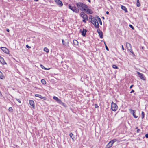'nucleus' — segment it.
Returning a JSON list of instances; mask_svg holds the SVG:
<instances>
[{
    "mask_svg": "<svg viewBox=\"0 0 148 148\" xmlns=\"http://www.w3.org/2000/svg\"><path fill=\"white\" fill-rule=\"evenodd\" d=\"M77 8L81 11H86L85 9L88 8V6L86 4L81 2H78L76 4Z\"/></svg>",
    "mask_w": 148,
    "mask_h": 148,
    "instance_id": "obj_1",
    "label": "nucleus"
},
{
    "mask_svg": "<svg viewBox=\"0 0 148 148\" xmlns=\"http://www.w3.org/2000/svg\"><path fill=\"white\" fill-rule=\"evenodd\" d=\"M69 8L72 10L73 12L75 13H78L79 11V10L77 8L74 6H72L71 4L68 5Z\"/></svg>",
    "mask_w": 148,
    "mask_h": 148,
    "instance_id": "obj_2",
    "label": "nucleus"
},
{
    "mask_svg": "<svg viewBox=\"0 0 148 148\" xmlns=\"http://www.w3.org/2000/svg\"><path fill=\"white\" fill-rule=\"evenodd\" d=\"M91 22L95 26L96 28H98L99 25L97 21L95 18H92V20H90Z\"/></svg>",
    "mask_w": 148,
    "mask_h": 148,
    "instance_id": "obj_3",
    "label": "nucleus"
},
{
    "mask_svg": "<svg viewBox=\"0 0 148 148\" xmlns=\"http://www.w3.org/2000/svg\"><path fill=\"white\" fill-rule=\"evenodd\" d=\"M53 99H54L56 100L57 102L60 104L63 105V106H64L65 104L64 103L62 102L61 100L57 97L56 96H54L53 97Z\"/></svg>",
    "mask_w": 148,
    "mask_h": 148,
    "instance_id": "obj_4",
    "label": "nucleus"
},
{
    "mask_svg": "<svg viewBox=\"0 0 148 148\" xmlns=\"http://www.w3.org/2000/svg\"><path fill=\"white\" fill-rule=\"evenodd\" d=\"M111 109L112 111H115L118 109V106L115 103H114L112 102V103Z\"/></svg>",
    "mask_w": 148,
    "mask_h": 148,
    "instance_id": "obj_5",
    "label": "nucleus"
},
{
    "mask_svg": "<svg viewBox=\"0 0 148 148\" xmlns=\"http://www.w3.org/2000/svg\"><path fill=\"white\" fill-rule=\"evenodd\" d=\"M80 16L84 19H85L86 20H88V16L86 14H85L83 12H82L80 13Z\"/></svg>",
    "mask_w": 148,
    "mask_h": 148,
    "instance_id": "obj_6",
    "label": "nucleus"
},
{
    "mask_svg": "<svg viewBox=\"0 0 148 148\" xmlns=\"http://www.w3.org/2000/svg\"><path fill=\"white\" fill-rule=\"evenodd\" d=\"M56 4L60 7H62L63 5L62 2L60 0H54Z\"/></svg>",
    "mask_w": 148,
    "mask_h": 148,
    "instance_id": "obj_7",
    "label": "nucleus"
},
{
    "mask_svg": "<svg viewBox=\"0 0 148 148\" xmlns=\"http://www.w3.org/2000/svg\"><path fill=\"white\" fill-rule=\"evenodd\" d=\"M1 49L6 53H9V50L8 48H6L5 47H1Z\"/></svg>",
    "mask_w": 148,
    "mask_h": 148,
    "instance_id": "obj_8",
    "label": "nucleus"
},
{
    "mask_svg": "<svg viewBox=\"0 0 148 148\" xmlns=\"http://www.w3.org/2000/svg\"><path fill=\"white\" fill-rule=\"evenodd\" d=\"M86 10V11H86V13L87 14H92L93 12L90 9H89L88 8H88L85 9Z\"/></svg>",
    "mask_w": 148,
    "mask_h": 148,
    "instance_id": "obj_9",
    "label": "nucleus"
},
{
    "mask_svg": "<svg viewBox=\"0 0 148 148\" xmlns=\"http://www.w3.org/2000/svg\"><path fill=\"white\" fill-rule=\"evenodd\" d=\"M137 73L138 74V76L141 79L143 80H145V77L144 75L143 74L139 72H137Z\"/></svg>",
    "mask_w": 148,
    "mask_h": 148,
    "instance_id": "obj_10",
    "label": "nucleus"
},
{
    "mask_svg": "<svg viewBox=\"0 0 148 148\" xmlns=\"http://www.w3.org/2000/svg\"><path fill=\"white\" fill-rule=\"evenodd\" d=\"M97 31L100 36V38H103V33L99 29H98L97 30Z\"/></svg>",
    "mask_w": 148,
    "mask_h": 148,
    "instance_id": "obj_11",
    "label": "nucleus"
},
{
    "mask_svg": "<svg viewBox=\"0 0 148 148\" xmlns=\"http://www.w3.org/2000/svg\"><path fill=\"white\" fill-rule=\"evenodd\" d=\"M130 110L131 113L133 115V116L134 118H138V116H136L134 114L135 112V110H133L131 109H130Z\"/></svg>",
    "mask_w": 148,
    "mask_h": 148,
    "instance_id": "obj_12",
    "label": "nucleus"
},
{
    "mask_svg": "<svg viewBox=\"0 0 148 148\" xmlns=\"http://www.w3.org/2000/svg\"><path fill=\"white\" fill-rule=\"evenodd\" d=\"M80 32L82 33V35L83 36H86V32H87V30L86 29H83V30L82 31H81V29L80 30Z\"/></svg>",
    "mask_w": 148,
    "mask_h": 148,
    "instance_id": "obj_13",
    "label": "nucleus"
},
{
    "mask_svg": "<svg viewBox=\"0 0 148 148\" xmlns=\"http://www.w3.org/2000/svg\"><path fill=\"white\" fill-rule=\"evenodd\" d=\"M29 104L32 106L33 109L35 108V105L34 103V101L33 100H30L29 101Z\"/></svg>",
    "mask_w": 148,
    "mask_h": 148,
    "instance_id": "obj_14",
    "label": "nucleus"
},
{
    "mask_svg": "<svg viewBox=\"0 0 148 148\" xmlns=\"http://www.w3.org/2000/svg\"><path fill=\"white\" fill-rule=\"evenodd\" d=\"M0 62L3 64H7V63L4 61L3 58L1 56H0Z\"/></svg>",
    "mask_w": 148,
    "mask_h": 148,
    "instance_id": "obj_15",
    "label": "nucleus"
},
{
    "mask_svg": "<svg viewBox=\"0 0 148 148\" xmlns=\"http://www.w3.org/2000/svg\"><path fill=\"white\" fill-rule=\"evenodd\" d=\"M121 8L122 10L124 11L125 12H128V11L127 10V8H126V7L123 5L121 6Z\"/></svg>",
    "mask_w": 148,
    "mask_h": 148,
    "instance_id": "obj_16",
    "label": "nucleus"
},
{
    "mask_svg": "<svg viewBox=\"0 0 148 148\" xmlns=\"http://www.w3.org/2000/svg\"><path fill=\"white\" fill-rule=\"evenodd\" d=\"M116 140L115 139H113L111 141H110V142H109V143H108V144H110V143H111V144L110 145V147H111L112 146V144L115 142H116Z\"/></svg>",
    "mask_w": 148,
    "mask_h": 148,
    "instance_id": "obj_17",
    "label": "nucleus"
},
{
    "mask_svg": "<svg viewBox=\"0 0 148 148\" xmlns=\"http://www.w3.org/2000/svg\"><path fill=\"white\" fill-rule=\"evenodd\" d=\"M127 49L129 50V51L133 55L135 56L134 52L131 49V47H126Z\"/></svg>",
    "mask_w": 148,
    "mask_h": 148,
    "instance_id": "obj_18",
    "label": "nucleus"
},
{
    "mask_svg": "<svg viewBox=\"0 0 148 148\" xmlns=\"http://www.w3.org/2000/svg\"><path fill=\"white\" fill-rule=\"evenodd\" d=\"M35 96L36 97H38L42 99H44L45 98L44 97H42L41 95L39 94H36L35 95Z\"/></svg>",
    "mask_w": 148,
    "mask_h": 148,
    "instance_id": "obj_19",
    "label": "nucleus"
},
{
    "mask_svg": "<svg viewBox=\"0 0 148 148\" xmlns=\"http://www.w3.org/2000/svg\"><path fill=\"white\" fill-rule=\"evenodd\" d=\"M0 78L2 79H3L4 78V76L3 74L0 71Z\"/></svg>",
    "mask_w": 148,
    "mask_h": 148,
    "instance_id": "obj_20",
    "label": "nucleus"
},
{
    "mask_svg": "<svg viewBox=\"0 0 148 148\" xmlns=\"http://www.w3.org/2000/svg\"><path fill=\"white\" fill-rule=\"evenodd\" d=\"M97 17L98 21L99 22L100 24L101 25H102V23L101 19L98 16H97Z\"/></svg>",
    "mask_w": 148,
    "mask_h": 148,
    "instance_id": "obj_21",
    "label": "nucleus"
},
{
    "mask_svg": "<svg viewBox=\"0 0 148 148\" xmlns=\"http://www.w3.org/2000/svg\"><path fill=\"white\" fill-rule=\"evenodd\" d=\"M69 136H70V138L71 139H72L73 140H74V136L73 137V134L72 133H71L69 134Z\"/></svg>",
    "mask_w": 148,
    "mask_h": 148,
    "instance_id": "obj_22",
    "label": "nucleus"
},
{
    "mask_svg": "<svg viewBox=\"0 0 148 148\" xmlns=\"http://www.w3.org/2000/svg\"><path fill=\"white\" fill-rule=\"evenodd\" d=\"M73 44L75 45H77L78 44V42L76 40H74L73 41Z\"/></svg>",
    "mask_w": 148,
    "mask_h": 148,
    "instance_id": "obj_23",
    "label": "nucleus"
},
{
    "mask_svg": "<svg viewBox=\"0 0 148 148\" xmlns=\"http://www.w3.org/2000/svg\"><path fill=\"white\" fill-rule=\"evenodd\" d=\"M40 67L41 68H42V69L46 70H49L50 69V68H45L44 66L42 65H40Z\"/></svg>",
    "mask_w": 148,
    "mask_h": 148,
    "instance_id": "obj_24",
    "label": "nucleus"
},
{
    "mask_svg": "<svg viewBox=\"0 0 148 148\" xmlns=\"http://www.w3.org/2000/svg\"><path fill=\"white\" fill-rule=\"evenodd\" d=\"M136 5L138 7H139L140 6V4L139 0H137V1Z\"/></svg>",
    "mask_w": 148,
    "mask_h": 148,
    "instance_id": "obj_25",
    "label": "nucleus"
},
{
    "mask_svg": "<svg viewBox=\"0 0 148 148\" xmlns=\"http://www.w3.org/2000/svg\"><path fill=\"white\" fill-rule=\"evenodd\" d=\"M41 82L43 84H46V81L44 79H42L41 80Z\"/></svg>",
    "mask_w": 148,
    "mask_h": 148,
    "instance_id": "obj_26",
    "label": "nucleus"
},
{
    "mask_svg": "<svg viewBox=\"0 0 148 148\" xmlns=\"http://www.w3.org/2000/svg\"><path fill=\"white\" fill-rule=\"evenodd\" d=\"M44 50L47 53H48L49 52V49L47 48L46 47H45L44 48Z\"/></svg>",
    "mask_w": 148,
    "mask_h": 148,
    "instance_id": "obj_27",
    "label": "nucleus"
},
{
    "mask_svg": "<svg viewBox=\"0 0 148 148\" xmlns=\"http://www.w3.org/2000/svg\"><path fill=\"white\" fill-rule=\"evenodd\" d=\"M145 113L143 111H142L141 112V117L142 119H143L145 116Z\"/></svg>",
    "mask_w": 148,
    "mask_h": 148,
    "instance_id": "obj_28",
    "label": "nucleus"
},
{
    "mask_svg": "<svg viewBox=\"0 0 148 148\" xmlns=\"http://www.w3.org/2000/svg\"><path fill=\"white\" fill-rule=\"evenodd\" d=\"M112 67L114 69H118V67L116 65H112Z\"/></svg>",
    "mask_w": 148,
    "mask_h": 148,
    "instance_id": "obj_29",
    "label": "nucleus"
},
{
    "mask_svg": "<svg viewBox=\"0 0 148 148\" xmlns=\"http://www.w3.org/2000/svg\"><path fill=\"white\" fill-rule=\"evenodd\" d=\"M8 110L9 111L12 112L13 111V109L11 107H9V108Z\"/></svg>",
    "mask_w": 148,
    "mask_h": 148,
    "instance_id": "obj_30",
    "label": "nucleus"
},
{
    "mask_svg": "<svg viewBox=\"0 0 148 148\" xmlns=\"http://www.w3.org/2000/svg\"><path fill=\"white\" fill-rule=\"evenodd\" d=\"M94 18V17L92 15H90L89 17V18L90 20H92V18Z\"/></svg>",
    "mask_w": 148,
    "mask_h": 148,
    "instance_id": "obj_31",
    "label": "nucleus"
},
{
    "mask_svg": "<svg viewBox=\"0 0 148 148\" xmlns=\"http://www.w3.org/2000/svg\"><path fill=\"white\" fill-rule=\"evenodd\" d=\"M129 26L130 28H132V29H133V30L134 29V27L131 25H130V24L129 25Z\"/></svg>",
    "mask_w": 148,
    "mask_h": 148,
    "instance_id": "obj_32",
    "label": "nucleus"
},
{
    "mask_svg": "<svg viewBox=\"0 0 148 148\" xmlns=\"http://www.w3.org/2000/svg\"><path fill=\"white\" fill-rule=\"evenodd\" d=\"M131 45L130 43H126V46H129Z\"/></svg>",
    "mask_w": 148,
    "mask_h": 148,
    "instance_id": "obj_33",
    "label": "nucleus"
},
{
    "mask_svg": "<svg viewBox=\"0 0 148 148\" xmlns=\"http://www.w3.org/2000/svg\"><path fill=\"white\" fill-rule=\"evenodd\" d=\"M16 99L18 102H19V103H21V101H20V100L17 98H16L15 99Z\"/></svg>",
    "mask_w": 148,
    "mask_h": 148,
    "instance_id": "obj_34",
    "label": "nucleus"
},
{
    "mask_svg": "<svg viewBox=\"0 0 148 148\" xmlns=\"http://www.w3.org/2000/svg\"><path fill=\"white\" fill-rule=\"evenodd\" d=\"M95 108H96L98 107V106L97 104H95Z\"/></svg>",
    "mask_w": 148,
    "mask_h": 148,
    "instance_id": "obj_35",
    "label": "nucleus"
},
{
    "mask_svg": "<svg viewBox=\"0 0 148 148\" xmlns=\"http://www.w3.org/2000/svg\"><path fill=\"white\" fill-rule=\"evenodd\" d=\"M140 131V129H138L137 130V133H139Z\"/></svg>",
    "mask_w": 148,
    "mask_h": 148,
    "instance_id": "obj_36",
    "label": "nucleus"
},
{
    "mask_svg": "<svg viewBox=\"0 0 148 148\" xmlns=\"http://www.w3.org/2000/svg\"><path fill=\"white\" fill-rule=\"evenodd\" d=\"M145 137L147 138H148V134H146L145 135Z\"/></svg>",
    "mask_w": 148,
    "mask_h": 148,
    "instance_id": "obj_37",
    "label": "nucleus"
},
{
    "mask_svg": "<svg viewBox=\"0 0 148 148\" xmlns=\"http://www.w3.org/2000/svg\"><path fill=\"white\" fill-rule=\"evenodd\" d=\"M62 43H63V45L65 46H66V45L65 44V42H65L63 41V40H62Z\"/></svg>",
    "mask_w": 148,
    "mask_h": 148,
    "instance_id": "obj_38",
    "label": "nucleus"
},
{
    "mask_svg": "<svg viewBox=\"0 0 148 148\" xmlns=\"http://www.w3.org/2000/svg\"><path fill=\"white\" fill-rule=\"evenodd\" d=\"M86 20L85 19H84L83 20H82V21L83 22H84L85 23H86Z\"/></svg>",
    "mask_w": 148,
    "mask_h": 148,
    "instance_id": "obj_39",
    "label": "nucleus"
},
{
    "mask_svg": "<svg viewBox=\"0 0 148 148\" xmlns=\"http://www.w3.org/2000/svg\"><path fill=\"white\" fill-rule=\"evenodd\" d=\"M134 92V90H132V91H131L130 92V93H133V92Z\"/></svg>",
    "mask_w": 148,
    "mask_h": 148,
    "instance_id": "obj_40",
    "label": "nucleus"
},
{
    "mask_svg": "<svg viewBox=\"0 0 148 148\" xmlns=\"http://www.w3.org/2000/svg\"><path fill=\"white\" fill-rule=\"evenodd\" d=\"M106 47V49L107 50V51H109V49L108 48V47Z\"/></svg>",
    "mask_w": 148,
    "mask_h": 148,
    "instance_id": "obj_41",
    "label": "nucleus"
},
{
    "mask_svg": "<svg viewBox=\"0 0 148 148\" xmlns=\"http://www.w3.org/2000/svg\"><path fill=\"white\" fill-rule=\"evenodd\" d=\"M133 86H134V85H131L130 86V89L132 88V87Z\"/></svg>",
    "mask_w": 148,
    "mask_h": 148,
    "instance_id": "obj_42",
    "label": "nucleus"
},
{
    "mask_svg": "<svg viewBox=\"0 0 148 148\" xmlns=\"http://www.w3.org/2000/svg\"><path fill=\"white\" fill-rule=\"evenodd\" d=\"M106 14H109V12L108 11H107L106 12Z\"/></svg>",
    "mask_w": 148,
    "mask_h": 148,
    "instance_id": "obj_43",
    "label": "nucleus"
},
{
    "mask_svg": "<svg viewBox=\"0 0 148 148\" xmlns=\"http://www.w3.org/2000/svg\"><path fill=\"white\" fill-rule=\"evenodd\" d=\"M6 31L8 32H9V30L8 29H6Z\"/></svg>",
    "mask_w": 148,
    "mask_h": 148,
    "instance_id": "obj_44",
    "label": "nucleus"
},
{
    "mask_svg": "<svg viewBox=\"0 0 148 148\" xmlns=\"http://www.w3.org/2000/svg\"><path fill=\"white\" fill-rule=\"evenodd\" d=\"M89 3L91 2L90 0H87Z\"/></svg>",
    "mask_w": 148,
    "mask_h": 148,
    "instance_id": "obj_45",
    "label": "nucleus"
},
{
    "mask_svg": "<svg viewBox=\"0 0 148 148\" xmlns=\"http://www.w3.org/2000/svg\"><path fill=\"white\" fill-rule=\"evenodd\" d=\"M102 18L103 19H105V18H104V17H103V16L102 17Z\"/></svg>",
    "mask_w": 148,
    "mask_h": 148,
    "instance_id": "obj_46",
    "label": "nucleus"
},
{
    "mask_svg": "<svg viewBox=\"0 0 148 148\" xmlns=\"http://www.w3.org/2000/svg\"><path fill=\"white\" fill-rule=\"evenodd\" d=\"M122 49L123 50H124V47H122Z\"/></svg>",
    "mask_w": 148,
    "mask_h": 148,
    "instance_id": "obj_47",
    "label": "nucleus"
},
{
    "mask_svg": "<svg viewBox=\"0 0 148 148\" xmlns=\"http://www.w3.org/2000/svg\"><path fill=\"white\" fill-rule=\"evenodd\" d=\"M26 47L28 49H29L31 47Z\"/></svg>",
    "mask_w": 148,
    "mask_h": 148,
    "instance_id": "obj_48",
    "label": "nucleus"
},
{
    "mask_svg": "<svg viewBox=\"0 0 148 148\" xmlns=\"http://www.w3.org/2000/svg\"><path fill=\"white\" fill-rule=\"evenodd\" d=\"M38 1V0H34V1Z\"/></svg>",
    "mask_w": 148,
    "mask_h": 148,
    "instance_id": "obj_49",
    "label": "nucleus"
},
{
    "mask_svg": "<svg viewBox=\"0 0 148 148\" xmlns=\"http://www.w3.org/2000/svg\"><path fill=\"white\" fill-rule=\"evenodd\" d=\"M144 47H141L142 49H144Z\"/></svg>",
    "mask_w": 148,
    "mask_h": 148,
    "instance_id": "obj_50",
    "label": "nucleus"
},
{
    "mask_svg": "<svg viewBox=\"0 0 148 148\" xmlns=\"http://www.w3.org/2000/svg\"><path fill=\"white\" fill-rule=\"evenodd\" d=\"M26 46H28V45H26Z\"/></svg>",
    "mask_w": 148,
    "mask_h": 148,
    "instance_id": "obj_51",
    "label": "nucleus"
},
{
    "mask_svg": "<svg viewBox=\"0 0 148 148\" xmlns=\"http://www.w3.org/2000/svg\"><path fill=\"white\" fill-rule=\"evenodd\" d=\"M105 43V46H106V47L107 46V45H106V44L105 43Z\"/></svg>",
    "mask_w": 148,
    "mask_h": 148,
    "instance_id": "obj_52",
    "label": "nucleus"
},
{
    "mask_svg": "<svg viewBox=\"0 0 148 148\" xmlns=\"http://www.w3.org/2000/svg\"><path fill=\"white\" fill-rule=\"evenodd\" d=\"M93 51V52H94L95 51V50H94L93 51Z\"/></svg>",
    "mask_w": 148,
    "mask_h": 148,
    "instance_id": "obj_53",
    "label": "nucleus"
},
{
    "mask_svg": "<svg viewBox=\"0 0 148 148\" xmlns=\"http://www.w3.org/2000/svg\"><path fill=\"white\" fill-rule=\"evenodd\" d=\"M137 128H138V127H136V128H135V129H137Z\"/></svg>",
    "mask_w": 148,
    "mask_h": 148,
    "instance_id": "obj_54",
    "label": "nucleus"
}]
</instances>
